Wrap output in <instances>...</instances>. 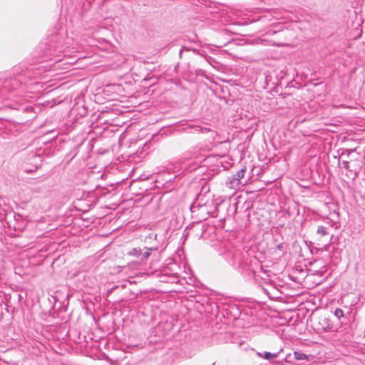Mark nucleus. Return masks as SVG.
I'll return each instance as SVG.
<instances>
[{"label":"nucleus","mask_w":365,"mask_h":365,"mask_svg":"<svg viewBox=\"0 0 365 365\" xmlns=\"http://www.w3.org/2000/svg\"><path fill=\"white\" fill-rule=\"evenodd\" d=\"M281 351H282V349L279 351L276 352V353H271L269 351H265L264 353L258 352L257 354L260 358H263L267 360H272V359H276L278 356V355Z\"/></svg>","instance_id":"f03ea898"},{"label":"nucleus","mask_w":365,"mask_h":365,"mask_svg":"<svg viewBox=\"0 0 365 365\" xmlns=\"http://www.w3.org/2000/svg\"><path fill=\"white\" fill-rule=\"evenodd\" d=\"M128 255L130 256L135 257L137 258H140V260H143L145 259H147L150 253L148 251H145L143 255L141 256V252L140 248L134 247L128 252Z\"/></svg>","instance_id":"f257e3e1"},{"label":"nucleus","mask_w":365,"mask_h":365,"mask_svg":"<svg viewBox=\"0 0 365 365\" xmlns=\"http://www.w3.org/2000/svg\"><path fill=\"white\" fill-rule=\"evenodd\" d=\"M294 356L295 359L297 360H308V356L305 354L299 352V351H294Z\"/></svg>","instance_id":"7ed1b4c3"},{"label":"nucleus","mask_w":365,"mask_h":365,"mask_svg":"<svg viewBox=\"0 0 365 365\" xmlns=\"http://www.w3.org/2000/svg\"><path fill=\"white\" fill-rule=\"evenodd\" d=\"M334 315L340 319L341 317H342L344 316V313H343V311L341 309H336L335 311H334Z\"/></svg>","instance_id":"20e7f679"}]
</instances>
